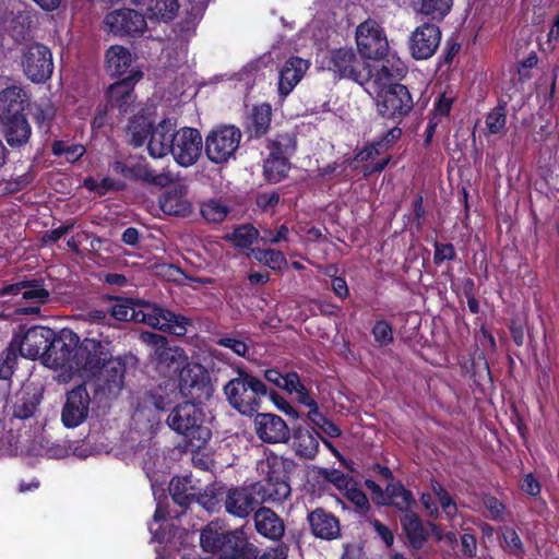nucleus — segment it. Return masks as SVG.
Masks as SVG:
<instances>
[{"instance_id":"nucleus-1","label":"nucleus","mask_w":559,"mask_h":559,"mask_svg":"<svg viewBox=\"0 0 559 559\" xmlns=\"http://www.w3.org/2000/svg\"><path fill=\"white\" fill-rule=\"evenodd\" d=\"M287 466L288 462L277 455H270L258 463V471L263 480L252 484L261 503H278L290 496Z\"/></svg>"},{"instance_id":"nucleus-2","label":"nucleus","mask_w":559,"mask_h":559,"mask_svg":"<svg viewBox=\"0 0 559 559\" xmlns=\"http://www.w3.org/2000/svg\"><path fill=\"white\" fill-rule=\"evenodd\" d=\"M200 403L187 401L176 405L167 417V425L175 432L186 437L192 447L202 448L211 438V431L203 426L204 413Z\"/></svg>"},{"instance_id":"nucleus-3","label":"nucleus","mask_w":559,"mask_h":559,"mask_svg":"<svg viewBox=\"0 0 559 559\" xmlns=\"http://www.w3.org/2000/svg\"><path fill=\"white\" fill-rule=\"evenodd\" d=\"M224 385L229 405L240 414L251 416L260 408V397L266 395V385L242 369Z\"/></svg>"},{"instance_id":"nucleus-4","label":"nucleus","mask_w":559,"mask_h":559,"mask_svg":"<svg viewBox=\"0 0 559 559\" xmlns=\"http://www.w3.org/2000/svg\"><path fill=\"white\" fill-rule=\"evenodd\" d=\"M109 360H115L109 349V342L86 337L74 352L73 372L87 381L108 365Z\"/></svg>"},{"instance_id":"nucleus-5","label":"nucleus","mask_w":559,"mask_h":559,"mask_svg":"<svg viewBox=\"0 0 559 559\" xmlns=\"http://www.w3.org/2000/svg\"><path fill=\"white\" fill-rule=\"evenodd\" d=\"M367 64L368 61L353 47L330 50L321 60V67L331 71L334 76L356 83L367 78Z\"/></svg>"},{"instance_id":"nucleus-6","label":"nucleus","mask_w":559,"mask_h":559,"mask_svg":"<svg viewBox=\"0 0 559 559\" xmlns=\"http://www.w3.org/2000/svg\"><path fill=\"white\" fill-rule=\"evenodd\" d=\"M406 67L399 58H388L374 71L367 64V78L358 82L359 85L365 87V91L374 99L379 98L382 93L391 90L405 73Z\"/></svg>"},{"instance_id":"nucleus-7","label":"nucleus","mask_w":559,"mask_h":559,"mask_svg":"<svg viewBox=\"0 0 559 559\" xmlns=\"http://www.w3.org/2000/svg\"><path fill=\"white\" fill-rule=\"evenodd\" d=\"M241 131L233 124L219 126L205 138V154L215 164H223L235 156L241 140Z\"/></svg>"},{"instance_id":"nucleus-8","label":"nucleus","mask_w":559,"mask_h":559,"mask_svg":"<svg viewBox=\"0 0 559 559\" xmlns=\"http://www.w3.org/2000/svg\"><path fill=\"white\" fill-rule=\"evenodd\" d=\"M179 391L190 401L202 403L211 399L214 388L209 371L198 362H187L179 372Z\"/></svg>"},{"instance_id":"nucleus-9","label":"nucleus","mask_w":559,"mask_h":559,"mask_svg":"<svg viewBox=\"0 0 559 559\" xmlns=\"http://www.w3.org/2000/svg\"><path fill=\"white\" fill-rule=\"evenodd\" d=\"M21 67L25 76L33 83H45L53 72V60L50 49L39 43L24 47Z\"/></svg>"},{"instance_id":"nucleus-10","label":"nucleus","mask_w":559,"mask_h":559,"mask_svg":"<svg viewBox=\"0 0 559 559\" xmlns=\"http://www.w3.org/2000/svg\"><path fill=\"white\" fill-rule=\"evenodd\" d=\"M126 365L120 358L109 360L108 365L93 376L87 382L92 385L95 399L107 401L116 399L124 384Z\"/></svg>"},{"instance_id":"nucleus-11","label":"nucleus","mask_w":559,"mask_h":559,"mask_svg":"<svg viewBox=\"0 0 559 559\" xmlns=\"http://www.w3.org/2000/svg\"><path fill=\"white\" fill-rule=\"evenodd\" d=\"M142 323L177 336L186 335L191 320L168 309L142 300Z\"/></svg>"},{"instance_id":"nucleus-12","label":"nucleus","mask_w":559,"mask_h":559,"mask_svg":"<svg viewBox=\"0 0 559 559\" xmlns=\"http://www.w3.org/2000/svg\"><path fill=\"white\" fill-rule=\"evenodd\" d=\"M53 330L43 326H34L28 329L23 335L16 334L10 342L15 352L21 356L36 359L41 355L48 357L49 348L51 346Z\"/></svg>"},{"instance_id":"nucleus-13","label":"nucleus","mask_w":559,"mask_h":559,"mask_svg":"<svg viewBox=\"0 0 559 559\" xmlns=\"http://www.w3.org/2000/svg\"><path fill=\"white\" fill-rule=\"evenodd\" d=\"M357 48L367 59L383 58L389 50L388 38L381 26L372 20L362 22L356 29Z\"/></svg>"},{"instance_id":"nucleus-14","label":"nucleus","mask_w":559,"mask_h":559,"mask_svg":"<svg viewBox=\"0 0 559 559\" xmlns=\"http://www.w3.org/2000/svg\"><path fill=\"white\" fill-rule=\"evenodd\" d=\"M241 530L228 531L221 521H212L200 531V547L205 554L219 557L226 548L236 545Z\"/></svg>"},{"instance_id":"nucleus-15","label":"nucleus","mask_w":559,"mask_h":559,"mask_svg":"<svg viewBox=\"0 0 559 559\" xmlns=\"http://www.w3.org/2000/svg\"><path fill=\"white\" fill-rule=\"evenodd\" d=\"M378 112L386 119L396 122L406 117L413 109L414 102L408 88L405 85H393L391 90L376 99Z\"/></svg>"},{"instance_id":"nucleus-16","label":"nucleus","mask_w":559,"mask_h":559,"mask_svg":"<svg viewBox=\"0 0 559 559\" xmlns=\"http://www.w3.org/2000/svg\"><path fill=\"white\" fill-rule=\"evenodd\" d=\"M202 144V136L197 129L181 128L175 132L170 153L178 165L190 167L201 156Z\"/></svg>"},{"instance_id":"nucleus-17","label":"nucleus","mask_w":559,"mask_h":559,"mask_svg":"<svg viewBox=\"0 0 559 559\" xmlns=\"http://www.w3.org/2000/svg\"><path fill=\"white\" fill-rule=\"evenodd\" d=\"M274 151L265 159L263 168L266 179L271 182H278L286 177L289 169L288 160L284 156L296 150V141L289 134L278 135L273 141Z\"/></svg>"},{"instance_id":"nucleus-18","label":"nucleus","mask_w":559,"mask_h":559,"mask_svg":"<svg viewBox=\"0 0 559 559\" xmlns=\"http://www.w3.org/2000/svg\"><path fill=\"white\" fill-rule=\"evenodd\" d=\"M91 397L85 384H80L67 393L61 412V420L68 428L80 426L86 420L90 412Z\"/></svg>"},{"instance_id":"nucleus-19","label":"nucleus","mask_w":559,"mask_h":559,"mask_svg":"<svg viewBox=\"0 0 559 559\" xmlns=\"http://www.w3.org/2000/svg\"><path fill=\"white\" fill-rule=\"evenodd\" d=\"M441 41V31L438 25L424 23L416 27L409 37V51L414 59L426 60L431 58Z\"/></svg>"},{"instance_id":"nucleus-20","label":"nucleus","mask_w":559,"mask_h":559,"mask_svg":"<svg viewBox=\"0 0 559 559\" xmlns=\"http://www.w3.org/2000/svg\"><path fill=\"white\" fill-rule=\"evenodd\" d=\"M261 504L253 484L229 488L224 498V507L230 515L245 519Z\"/></svg>"},{"instance_id":"nucleus-21","label":"nucleus","mask_w":559,"mask_h":559,"mask_svg":"<svg viewBox=\"0 0 559 559\" xmlns=\"http://www.w3.org/2000/svg\"><path fill=\"white\" fill-rule=\"evenodd\" d=\"M80 345L79 336L72 331H62L59 336H52L48 358L58 368H68L73 371L74 352Z\"/></svg>"},{"instance_id":"nucleus-22","label":"nucleus","mask_w":559,"mask_h":559,"mask_svg":"<svg viewBox=\"0 0 559 559\" xmlns=\"http://www.w3.org/2000/svg\"><path fill=\"white\" fill-rule=\"evenodd\" d=\"M257 436L265 443L287 442L290 431L285 420L271 413H259L254 418Z\"/></svg>"},{"instance_id":"nucleus-23","label":"nucleus","mask_w":559,"mask_h":559,"mask_svg":"<svg viewBox=\"0 0 559 559\" xmlns=\"http://www.w3.org/2000/svg\"><path fill=\"white\" fill-rule=\"evenodd\" d=\"M142 342L152 348L153 359L162 366L169 367L171 364L186 358L182 348L168 346L167 338L160 334L142 332Z\"/></svg>"},{"instance_id":"nucleus-24","label":"nucleus","mask_w":559,"mask_h":559,"mask_svg":"<svg viewBox=\"0 0 559 559\" xmlns=\"http://www.w3.org/2000/svg\"><path fill=\"white\" fill-rule=\"evenodd\" d=\"M28 95L20 86H9L0 91V122L25 116Z\"/></svg>"},{"instance_id":"nucleus-25","label":"nucleus","mask_w":559,"mask_h":559,"mask_svg":"<svg viewBox=\"0 0 559 559\" xmlns=\"http://www.w3.org/2000/svg\"><path fill=\"white\" fill-rule=\"evenodd\" d=\"M309 61L299 57H290L285 61L280 70L278 94L282 98L288 96L295 86L301 81L307 70Z\"/></svg>"},{"instance_id":"nucleus-26","label":"nucleus","mask_w":559,"mask_h":559,"mask_svg":"<svg viewBox=\"0 0 559 559\" xmlns=\"http://www.w3.org/2000/svg\"><path fill=\"white\" fill-rule=\"evenodd\" d=\"M0 133L10 147L21 148L26 146L31 141L32 127L26 116H22L1 121Z\"/></svg>"},{"instance_id":"nucleus-27","label":"nucleus","mask_w":559,"mask_h":559,"mask_svg":"<svg viewBox=\"0 0 559 559\" xmlns=\"http://www.w3.org/2000/svg\"><path fill=\"white\" fill-rule=\"evenodd\" d=\"M104 23L115 35H134L140 31V14L135 10L119 9L109 12L105 16Z\"/></svg>"},{"instance_id":"nucleus-28","label":"nucleus","mask_w":559,"mask_h":559,"mask_svg":"<svg viewBox=\"0 0 559 559\" xmlns=\"http://www.w3.org/2000/svg\"><path fill=\"white\" fill-rule=\"evenodd\" d=\"M175 132L169 121L163 120L151 132L147 143L148 154L153 159H164L171 151Z\"/></svg>"},{"instance_id":"nucleus-29","label":"nucleus","mask_w":559,"mask_h":559,"mask_svg":"<svg viewBox=\"0 0 559 559\" xmlns=\"http://www.w3.org/2000/svg\"><path fill=\"white\" fill-rule=\"evenodd\" d=\"M254 527L257 532L272 540H280L285 533L283 520L270 508H259L254 515Z\"/></svg>"},{"instance_id":"nucleus-30","label":"nucleus","mask_w":559,"mask_h":559,"mask_svg":"<svg viewBox=\"0 0 559 559\" xmlns=\"http://www.w3.org/2000/svg\"><path fill=\"white\" fill-rule=\"evenodd\" d=\"M312 534L321 539H335L340 536L338 520L323 509H316L308 515Z\"/></svg>"},{"instance_id":"nucleus-31","label":"nucleus","mask_w":559,"mask_h":559,"mask_svg":"<svg viewBox=\"0 0 559 559\" xmlns=\"http://www.w3.org/2000/svg\"><path fill=\"white\" fill-rule=\"evenodd\" d=\"M159 207L168 215L189 216L192 213V206L187 199V187L178 186L166 191L159 199Z\"/></svg>"},{"instance_id":"nucleus-32","label":"nucleus","mask_w":559,"mask_h":559,"mask_svg":"<svg viewBox=\"0 0 559 559\" xmlns=\"http://www.w3.org/2000/svg\"><path fill=\"white\" fill-rule=\"evenodd\" d=\"M142 181L158 188H165L176 181V175L169 169V159L167 164L164 159H154L142 165Z\"/></svg>"},{"instance_id":"nucleus-33","label":"nucleus","mask_w":559,"mask_h":559,"mask_svg":"<svg viewBox=\"0 0 559 559\" xmlns=\"http://www.w3.org/2000/svg\"><path fill=\"white\" fill-rule=\"evenodd\" d=\"M143 7L145 13L142 14V34L145 32L144 17L151 21H167L173 19L178 10L177 0H142Z\"/></svg>"},{"instance_id":"nucleus-34","label":"nucleus","mask_w":559,"mask_h":559,"mask_svg":"<svg viewBox=\"0 0 559 559\" xmlns=\"http://www.w3.org/2000/svg\"><path fill=\"white\" fill-rule=\"evenodd\" d=\"M416 504L413 493L401 483H390L385 487V498L382 506H392L399 511L406 513Z\"/></svg>"},{"instance_id":"nucleus-35","label":"nucleus","mask_w":559,"mask_h":559,"mask_svg":"<svg viewBox=\"0 0 559 559\" xmlns=\"http://www.w3.org/2000/svg\"><path fill=\"white\" fill-rule=\"evenodd\" d=\"M401 524L411 546L420 549L428 538V533L418 515L411 510L401 518Z\"/></svg>"},{"instance_id":"nucleus-36","label":"nucleus","mask_w":559,"mask_h":559,"mask_svg":"<svg viewBox=\"0 0 559 559\" xmlns=\"http://www.w3.org/2000/svg\"><path fill=\"white\" fill-rule=\"evenodd\" d=\"M106 70L112 76L124 74L132 63L130 51L122 46H111L106 51Z\"/></svg>"},{"instance_id":"nucleus-37","label":"nucleus","mask_w":559,"mask_h":559,"mask_svg":"<svg viewBox=\"0 0 559 559\" xmlns=\"http://www.w3.org/2000/svg\"><path fill=\"white\" fill-rule=\"evenodd\" d=\"M169 492L178 506L188 507L194 501L198 488L193 485L190 476L175 477L169 484Z\"/></svg>"},{"instance_id":"nucleus-38","label":"nucleus","mask_w":559,"mask_h":559,"mask_svg":"<svg viewBox=\"0 0 559 559\" xmlns=\"http://www.w3.org/2000/svg\"><path fill=\"white\" fill-rule=\"evenodd\" d=\"M319 435L308 429L299 428L294 432L293 447L297 455L304 459H312L319 450Z\"/></svg>"},{"instance_id":"nucleus-39","label":"nucleus","mask_w":559,"mask_h":559,"mask_svg":"<svg viewBox=\"0 0 559 559\" xmlns=\"http://www.w3.org/2000/svg\"><path fill=\"white\" fill-rule=\"evenodd\" d=\"M39 404V396L36 393L28 392L27 390L20 391L13 403V416L20 419L32 417Z\"/></svg>"},{"instance_id":"nucleus-40","label":"nucleus","mask_w":559,"mask_h":559,"mask_svg":"<svg viewBox=\"0 0 559 559\" xmlns=\"http://www.w3.org/2000/svg\"><path fill=\"white\" fill-rule=\"evenodd\" d=\"M0 28L8 32L14 40L24 38L28 28V15L22 12L17 14L11 13V16L3 15L0 17Z\"/></svg>"},{"instance_id":"nucleus-41","label":"nucleus","mask_w":559,"mask_h":559,"mask_svg":"<svg viewBox=\"0 0 559 559\" xmlns=\"http://www.w3.org/2000/svg\"><path fill=\"white\" fill-rule=\"evenodd\" d=\"M136 78L138 72L111 87L112 93L117 96V103L120 111L127 112L130 103H133L136 98L133 93V81L136 80Z\"/></svg>"},{"instance_id":"nucleus-42","label":"nucleus","mask_w":559,"mask_h":559,"mask_svg":"<svg viewBox=\"0 0 559 559\" xmlns=\"http://www.w3.org/2000/svg\"><path fill=\"white\" fill-rule=\"evenodd\" d=\"M202 217L209 223H222L230 212V209L223 201L209 199L201 204Z\"/></svg>"},{"instance_id":"nucleus-43","label":"nucleus","mask_w":559,"mask_h":559,"mask_svg":"<svg viewBox=\"0 0 559 559\" xmlns=\"http://www.w3.org/2000/svg\"><path fill=\"white\" fill-rule=\"evenodd\" d=\"M225 498L223 488L215 486L206 487L202 492L198 489L194 501L207 512H216L221 508V502Z\"/></svg>"},{"instance_id":"nucleus-44","label":"nucleus","mask_w":559,"mask_h":559,"mask_svg":"<svg viewBox=\"0 0 559 559\" xmlns=\"http://www.w3.org/2000/svg\"><path fill=\"white\" fill-rule=\"evenodd\" d=\"M272 119V108L269 104H261L252 109L251 128L255 136L266 133Z\"/></svg>"},{"instance_id":"nucleus-45","label":"nucleus","mask_w":559,"mask_h":559,"mask_svg":"<svg viewBox=\"0 0 559 559\" xmlns=\"http://www.w3.org/2000/svg\"><path fill=\"white\" fill-rule=\"evenodd\" d=\"M258 550L249 544L242 534L236 545H231L230 549L226 548L218 559H257Z\"/></svg>"},{"instance_id":"nucleus-46","label":"nucleus","mask_w":559,"mask_h":559,"mask_svg":"<svg viewBox=\"0 0 559 559\" xmlns=\"http://www.w3.org/2000/svg\"><path fill=\"white\" fill-rule=\"evenodd\" d=\"M32 115L39 128L48 130L56 116V107L48 98H41L34 104Z\"/></svg>"},{"instance_id":"nucleus-47","label":"nucleus","mask_w":559,"mask_h":559,"mask_svg":"<svg viewBox=\"0 0 559 559\" xmlns=\"http://www.w3.org/2000/svg\"><path fill=\"white\" fill-rule=\"evenodd\" d=\"M401 134H402V130L400 128H397V127L391 128L383 135V138L380 141L374 142L372 145L367 147L365 151L360 152L358 154V157L361 160H364V159L372 157L373 154H377V155L380 154L383 150L388 148L389 145L394 143L401 136Z\"/></svg>"},{"instance_id":"nucleus-48","label":"nucleus","mask_w":559,"mask_h":559,"mask_svg":"<svg viewBox=\"0 0 559 559\" xmlns=\"http://www.w3.org/2000/svg\"><path fill=\"white\" fill-rule=\"evenodd\" d=\"M25 288L22 292V297L25 300L35 304H45L49 298V292L44 288V281L40 278H33L25 281Z\"/></svg>"},{"instance_id":"nucleus-49","label":"nucleus","mask_w":559,"mask_h":559,"mask_svg":"<svg viewBox=\"0 0 559 559\" xmlns=\"http://www.w3.org/2000/svg\"><path fill=\"white\" fill-rule=\"evenodd\" d=\"M453 0H423L420 12L432 20L441 21L451 10Z\"/></svg>"},{"instance_id":"nucleus-50","label":"nucleus","mask_w":559,"mask_h":559,"mask_svg":"<svg viewBox=\"0 0 559 559\" xmlns=\"http://www.w3.org/2000/svg\"><path fill=\"white\" fill-rule=\"evenodd\" d=\"M258 238H260V231L252 225L239 226L231 235L235 246L241 249L249 248Z\"/></svg>"},{"instance_id":"nucleus-51","label":"nucleus","mask_w":559,"mask_h":559,"mask_svg":"<svg viewBox=\"0 0 559 559\" xmlns=\"http://www.w3.org/2000/svg\"><path fill=\"white\" fill-rule=\"evenodd\" d=\"M251 253L255 260L264 263L273 270L281 269L284 264H286L284 254L281 251L274 249H252Z\"/></svg>"},{"instance_id":"nucleus-52","label":"nucleus","mask_w":559,"mask_h":559,"mask_svg":"<svg viewBox=\"0 0 559 559\" xmlns=\"http://www.w3.org/2000/svg\"><path fill=\"white\" fill-rule=\"evenodd\" d=\"M201 20V13L198 8H192L185 20L180 21L176 26V34L181 39H189L194 35L197 24Z\"/></svg>"},{"instance_id":"nucleus-53","label":"nucleus","mask_w":559,"mask_h":559,"mask_svg":"<svg viewBox=\"0 0 559 559\" xmlns=\"http://www.w3.org/2000/svg\"><path fill=\"white\" fill-rule=\"evenodd\" d=\"M51 151L56 156L63 155L68 162H75L84 154L85 148L80 144H68L64 141H55Z\"/></svg>"},{"instance_id":"nucleus-54","label":"nucleus","mask_w":559,"mask_h":559,"mask_svg":"<svg viewBox=\"0 0 559 559\" xmlns=\"http://www.w3.org/2000/svg\"><path fill=\"white\" fill-rule=\"evenodd\" d=\"M431 488L433 493L437 496L445 516L453 519L457 512V507L449 492L436 480L431 481Z\"/></svg>"},{"instance_id":"nucleus-55","label":"nucleus","mask_w":559,"mask_h":559,"mask_svg":"<svg viewBox=\"0 0 559 559\" xmlns=\"http://www.w3.org/2000/svg\"><path fill=\"white\" fill-rule=\"evenodd\" d=\"M502 548L514 556H522L524 554V546L519 536L512 527H504L502 531Z\"/></svg>"},{"instance_id":"nucleus-56","label":"nucleus","mask_w":559,"mask_h":559,"mask_svg":"<svg viewBox=\"0 0 559 559\" xmlns=\"http://www.w3.org/2000/svg\"><path fill=\"white\" fill-rule=\"evenodd\" d=\"M507 115L504 107L493 108L486 117V127L491 134L501 133L506 129Z\"/></svg>"},{"instance_id":"nucleus-57","label":"nucleus","mask_w":559,"mask_h":559,"mask_svg":"<svg viewBox=\"0 0 559 559\" xmlns=\"http://www.w3.org/2000/svg\"><path fill=\"white\" fill-rule=\"evenodd\" d=\"M17 360V354L15 349L9 344V346L0 355V379L10 380L13 374L14 366Z\"/></svg>"},{"instance_id":"nucleus-58","label":"nucleus","mask_w":559,"mask_h":559,"mask_svg":"<svg viewBox=\"0 0 559 559\" xmlns=\"http://www.w3.org/2000/svg\"><path fill=\"white\" fill-rule=\"evenodd\" d=\"M374 341L380 346H386L393 342V330L389 322L384 320L377 321L372 328Z\"/></svg>"},{"instance_id":"nucleus-59","label":"nucleus","mask_w":559,"mask_h":559,"mask_svg":"<svg viewBox=\"0 0 559 559\" xmlns=\"http://www.w3.org/2000/svg\"><path fill=\"white\" fill-rule=\"evenodd\" d=\"M262 235L260 236V240L263 243H278L281 241H288L289 229L286 225H281L277 230H272L271 228H262Z\"/></svg>"},{"instance_id":"nucleus-60","label":"nucleus","mask_w":559,"mask_h":559,"mask_svg":"<svg viewBox=\"0 0 559 559\" xmlns=\"http://www.w3.org/2000/svg\"><path fill=\"white\" fill-rule=\"evenodd\" d=\"M456 252L452 243H435L433 262L440 265L445 260H454Z\"/></svg>"},{"instance_id":"nucleus-61","label":"nucleus","mask_w":559,"mask_h":559,"mask_svg":"<svg viewBox=\"0 0 559 559\" xmlns=\"http://www.w3.org/2000/svg\"><path fill=\"white\" fill-rule=\"evenodd\" d=\"M216 344H218L219 346L229 348L235 354H237L238 356H242V357L246 356V354L248 353V349H249L248 345L243 341L235 338V337H230V336L218 338L216 341Z\"/></svg>"},{"instance_id":"nucleus-62","label":"nucleus","mask_w":559,"mask_h":559,"mask_svg":"<svg viewBox=\"0 0 559 559\" xmlns=\"http://www.w3.org/2000/svg\"><path fill=\"white\" fill-rule=\"evenodd\" d=\"M346 498L353 502L359 510L366 511L369 508V501L367 496L353 484L345 491Z\"/></svg>"},{"instance_id":"nucleus-63","label":"nucleus","mask_w":559,"mask_h":559,"mask_svg":"<svg viewBox=\"0 0 559 559\" xmlns=\"http://www.w3.org/2000/svg\"><path fill=\"white\" fill-rule=\"evenodd\" d=\"M135 310L128 302H118L110 309V319L114 318L119 321H127L134 318Z\"/></svg>"},{"instance_id":"nucleus-64","label":"nucleus","mask_w":559,"mask_h":559,"mask_svg":"<svg viewBox=\"0 0 559 559\" xmlns=\"http://www.w3.org/2000/svg\"><path fill=\"white\" fill-rule=\"evenodd\" d=\"M280 202V194L277 192L260 193L257 197V205L263 210L269 211L275 207Z\"/></svg>"}]
</instances>
